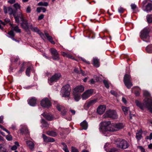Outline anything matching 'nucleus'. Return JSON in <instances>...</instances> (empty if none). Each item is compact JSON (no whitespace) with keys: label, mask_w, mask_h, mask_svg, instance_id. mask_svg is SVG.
I'll return each mask as SVG.
<instances>
[{"label":"nucleus","mask_w":152,"mask_h":152,"mask_svg":"<svg viewBox=\"0 0 152 152\" xmlns=\"http://www.w3.org/2000/svg\"><path fill=\"white\" fill-rule=\"evenodd\" d=\"M146 138L151 140L152 139V132L151 133L149 136H147Z\"/></svg>","instance_id":"49"},{"label":"nucleus","mask_w":152,"mask_h":152,"mask_svg":"<svg viewBox=\"0 0 152 152\" xmlns=\"http://www.w3.org/2000/svg\"><path fill=\"white\" fill-rule=\"evenodd\" d=\"M41 105L43 107L48 108L51 106V104L47 98H45L41 101Z\"/></svg>","instance_id":"10"},{"label":"nucleus","mask_w":152,"mask_h":152,"mask_svg":"<svg viewBox=\"0 0 152 152\" xmlns=\"http://www.w3.org/2000/svg\"><path fill=\"white\" fill-rule=\"evenodd\" d=\"M104 116L105 118H110L113 119H117L118 117L116 111L113 110L107 111Z\"/></svg>","instance_id":"5"},{"label":"nucleus","mask_w":152,"mask_h":152,"mask_svg":"<svg viewBox=\"0 0 152 152\" xmlns=\"http://www.w3.org/2000/svg\"><path fill=\"white\" fill-rule=\"evenodd\" d=\"M17 147L16 145H14L11 148V149L12 150L14 151L17 149Z\"/></svg>","instance_id":"56"},{"label":"nucleus","mask_w":152,"mask_h":152,"mask_svg":"<svg viewBox=\"0 0 152 152\" xmlns=\"http://www.w3.org/2000/svg\"><path fill=\"white\" fill-rule=\"evenodd\" d=\"M146 19L149 23H152V15H147L146 16Z\"/></svg>","instance_id":"33"},{"label":"nucleus","mask_w":152,"mask_h":152,"mask_svg":"<svg viewBox=\"0 0 152 152\" xmlns=\"http://www.w3.org/2000/svg\"><path fill=\"white\" fill-rule=\"evenodd\" d=\"M123 124L119 123L111 124L110 121H104L100 123L99 128V131L105 134L108 131H117L124 128Z\"/></svg>","instance_id":"1"},{"label":"nucleus","mask_w":152,"mask_h":152,"mask_svg":"<svg viewBox=\"0 0 152 152\" xmlns=\"http://www.w3.org/2000/svg\"><path fill=\"white\" fill-rule=\"evenodd\" d=\"M129 108V107L124 106H122V110L124 112L125 115H126L127 114Z\"/></svg>","instance_id":"34"},{"label":"nucleus","mask_w":152,"mask_h":152,"mask_svg":"<svg viewBox=\"0 0 152 152\" xmlns=\"http://www.w3.org/2000/svg\"><path fill=\"white\" fill-rule=\"evenodd\" d=\"M135 88H136L137 90V91H135V94L136 96H139L140 95V91L139 90L140 89L139 88V87L137 86L134 87L132 89V92L134 91V89Z\"/></svg>","instance_id":"32"},{"label":"nucleus","mask_w":152,"mask_h":152,"mask_svg":"<svg viewBox=\"0 0 152 152\" xmlns=\"http://www.w3.org/2000/svg\"><path fill=\"white\" fill-rule=\"evenodd\" d=\"M6 139L9 141L11 140H12V137L10 135H8L6 136Z\"/></svg>","instance_id":"45"},{"label":"nucleus","mask_w":152,"mask_h":152,"mask_svg":"<svg viewBox=\"0 0 152 152\" xmlns=\"http://www.w3.org/2000/svg\"><path fill=\"white\" fill-rule=\"evenodd\" d=\"M63 147V149L65 151V152H69L67 147V145L64 142H62L61 143Z\"/></svg>","instance_id":"35"},{"label":"nucleus","mask_w":152,"mask_h":152,"mask_svg":"<svg viewBox=\"0 0 152 152\" xmlns=\"http://www.w3.org/2000/svg\"><path fill=\"white\" fill-rule=\"evenodd\" d=\"M71 89L69 85L67 84L63 86L61 90L62 96L64 97H68L69 96Z\"/></svg>","instance_id":"4"},{"label":"nucleus","mask_w":152,"mask_h":152,"mask_svg":"<svg viewBox=\"0 0 152 152\" xmlns=\"http://www.w3.org/2000/svg\"><path fill=\"white\" fill-rule=\"evenodd\" d=\"M124 82L125 85L128 89L130 88L133 85L131 82V77L129 75L125 74L124 78Z\"/></svg>","instance_id":"7"},{"label":"nucleus","mask_w":152,"mask_h":152,"mask_svg":"<svg viewBox=\"0 0 152 152\" xmlns=\"http://www.w3.org/2000/svg\"><path fill=\"white\" fill-rule=\"evenodd\" d=\"M45 35L48 39L52 44H54L55 42L53 40V38L52 37L49 35L48 34L47 32H45Z\"/></svg>","instance_id":"25"},{"label":"nucleus","mask_w":152,"mask_h":152,"mask_svg":"<svg viewBox=\"0 0 152 152\" xmlns=\"http://www.w3.org/2000/svg\"><path fill=\"white\" fill-rule=\"evenodd\" d=\"M93 64L95 67H98L99 66V60L96 57H94L93 58Z\"/></svg>","instance_id":"21"},{"label":"nucleus","mask_w":152,"mask_h":152,"mask_svg":"<svg viewBox=\"0 0 152 152\" xmlns=\"http://www.w3.org/2000/svg\"><path fill=\"white\" fill-rule=\"evenodd\" d=\"M110 93L112 94L115 96H117V93L114 91H110Z\"/></svg>","instance_id":"52"},{"label":"nucleus","mask_w":152,"mask_h":152,"mask_svg":"<svg viewBox=\"0 0 152 152\" xmlns=\"http://www.w3.org/2000/svg\"><path fill=\"white\" fill-rule=\"evenodd\" d=\"M142 137L141 133L139 132L136 133V138L138 140H140Z\"/></svg>","instance_id":"41"},{"label":"nucleus","mask_w":152,"mask_h":152,"mask_svg":"<svg viewBox=\"0 0 152 152\" xmlns=\"http://www.w3.org/2000/svg\"><path fill=\"white\" fill-rule=\"evenodd\" d=\"M131 7L132 9L133 10H135V9L137 8L136 5L135 4H132L131 5Z\"/></svg>","instance_id":"47"},{"label":"nucleus","mask_w":152,"mask_h":152,"mask_svg":"<svg viewBox=\"0 0 152 152\" xmlns=\"http://www.w3.org/2000/svg\"><path fill=\"white\" fill-rule=\"evenodd\" d=\"M106 106L104 105L99 106L97 109V113L100 115L102 114L106 110Z\"/></svg>","instance_id":"14"},{"label":"nucleus","mask_w":152,"mask_h":152,"mask_svg":"<svg viewBox=\"0 0 152 152\" xmlns=\"http://www.w3.org/2000/svg\"><path fill=\"white\" fill-rule=\"evenodd\" d=\"M80 126L83 129L86 130L88 127V123L85 120H84L80 123Z\"/></svg>","instance_id":"26"},{"label":"nucleus","mask_w":152,"mask_h":152,"mask_svg":"<svg viewBox=\"0 0 152 152\" xmlns=\"http://www.w3.org/2000/svg\"><path fill=\"white\" fill-rule=\"evenodd\" d=\"M97 101V99H95L90 101L87 103H86L84 105L85 108L86 109L90 107L95 104Z\"/></svg>","instance_id":"15"},{"label":"nucleus","mask_w":152,"mask_h":152,"mask_svg":"<svg viewBox=\"0 0 152 152\" xmlns=\"http://www.w3.org/2000/svg\"><path fill=\"white\" fill-rule=\"evenodd\" d=\"M38 6H47L48 5V4L47 2H40L38 4Z\"/></svg>","instance_id":"37"},{"label":"nucleus","mask_w":152,"mask_h":152,"mask_svg":"<svg viewBox=\"0 0 152 152\" xmlns=\"http://www.w3.org/2000/svg\"><path fill=\"white\" fill-rule=\"evenodd\" d=\"M44 16V15L43 14H41L39 16L38 19L39 20H41L43 18Z\"/></svg>","instance_id":"54"},{"label":"nucleus","mask_w":152,"mask_h":152,"mask_svg":"<svg viewBox=\"0 0 152 152\" xmlns=\"http://www.w3.org/2000/svg\"><path fill=\"white\" fill-rule=\"evenodd\" d=\"M13 6L16 10L20 9V5L18 3L14 4Z\"/></svg>","instance_id":"39"},{"label":"nucleus","mask_w":152,"mask_h":152,"mask_svg":"<svg viewBox=\"0 0 152 152\" xmlns=\"http://www.w3.org/2000/svg\"><path fill=\"white\" fill-rule=\"evenodd\" d=\"M3 8V10L4 13L5 14H6L8 12V9H7V7L5 6H4Z\"/></svg>","instance_id":"50"},{"label":"nucleus","mask_w":152,"mask_h":152,"mask_svg":"<svg viewBox=\"0 0 152 152\" xmlns=\"http://www.w3.org/2000/svg\"><path fill=\"white\" fill-rule=\"evenodd\" d=\"M42 10L41 7H38L37 9V11L39 13L40 12L41 10Z\"/></svg>","instance_id":"63"},{"label":"nucleus","mask_w":152,"mask_h":152,"mask_svg":"<svg viewBox=\"0 0 152 152\" xmlns=\"http://www.w3.org/2000/svg\"><path fill=\"white\" fill-rule=\"evenodd\" d=\"M14 17L16 22L17 23H19L20 21H22L25 19L23 15L21 12L19 13L17 15H15Z\"/></svg>","instance_id":"12"},{"label":"nucleus","mask_w":152,"mask_h":152,"mask_svg":"<svg viewBox=\"0 0 152 152\" xmlns=\"http://www.w3.org/2000/svg\"><path fill=\"white\" fill-rule=\"evenodd\" d=\"M20 132L23 134H29V132L27 128V126H23L22 128L20 129Z\"/></svg>","instance_id":"22"},{"label":"nucleus","mask_w":152,"mask_h":152,"mask_svg":"<svg viewBox=\"0 0 152 152\" xmlns=\"http://www.w3.org/2000/svg\"><path fill=\"white\" fill-rule=\"evenodd\" d=\"M93 91L92 89L88 90L86 91L82 95V98L83 100H86L91 95Z\"/></svg>","instance_id":"9"},{"label":"nucleus","mask_w":152,"mask_h":152,"mask_svg":"<svg viewBox=\"0 0 152 152\" xmlns=\"http://www.w3.org/2000/svg\"><path fill=\"white\" fill-rule=\"evenodd\" d=\"M28 104L31 106H34L36 104L37 99L34 97H32L28 99Z\"/></svg>","instance_id":"18"},{"label":"nucleus","mask_w":152,"mask_h":152,"mask_svg":"<svg viewBox=\"0 0 152 152\" xmlns=\"http://www.w3.org/2000/svg\"><path fill=\"white\" fill-rule=\"evenodd\" d=\"M72 152H78V151L77 149L73 147L72 148Z\"/></svg>","instance_id":"59"},{"label":"nucleus","mask_w":152,"mask_h":152,"mask_svg":"<svg viewBox=\"0 0 152 152\" xmlns=\"http://www.w3.org/2000/svg\"><path fill=\"white\" fill-rule=\"evenodd\" d=\"M15 0H9L8 2L11 4H12L15 2Z\"/></svg>","instance_id":"57"},{"label":"nucleus","mask_w":152,"mask_h":152,"mask_svg":"<svg viewBox=\"0 0 152 152\" xmlns=\"http://www.w3.org/2000/svg\"><path fill=\"white\" fill-rule=\"evenodd\" d=\"M146 49L148 53H152V45L148 46L146 47Z\"/></svg>","instance_id":"36"},{"label":"nucleus","mask_w":152,"mask_h":152,"mask_svg":"<svg viewBox=\"0 0 152 152\" xmlns=\"http://www.w3.org/2000/svg\"><path fill=\"white\" fill-rule=\"evenodd\" d=\"M22 21V23L21 24V26L26 30H28L29 29V25L27 20L25 19Z\"/></svg>","instance_id":"17"},{"label":"nucleus","mask_w":152,"mask_h":152,"mask_svg":"<svg viewBox=\"0 0 152 152\" xmlns=\"http://www.w3.org/2000/svg\"><path fill=\"white\" fill-rule=\"evenodd\" d=\"M26 63H23V64L21 65V66L19 70V73H21L24 71L25 69L24 66H25Z\"/></svg>","instance_id":"38"},{"label":"nucleus","mask_w":152,"mask_h":152,"mask_svg":"<svg viewBox=\"0 0 152 152\" xmlns=\"http://www.w3.org/2000/svg\"><path fill=\"white\" fill-rule=\"evenodd\" d=\"M32 31L34 32H37V33H38L39 32H40V31L38 28H37L36 27H34L32 30Z\"/></svg>","instance_id":"46"},{"label":"nucleus","mask_w":152,"mask_h":152,"mask_svg":"<svg viewBox=\"0 0 152 152\" xmlns=\"http://www.w3.org/2000/svg\"><path fill=\"white\" fill-rule=\"evenodd\" d=\"M66 57L72 59H74V58L72 55H70L68 53V54Z\"/></svg>","instance_id":"55"},{"label":"nucleus","mask_w":152,"mask_h":152,"mask_svg":"<svg viewBox=\"0 0 152 152\" xmlns=\"http://www.w3.org/2000/svg\"><path fill=\"white\" fill-rule=\"evenodd\" d=\"M117 151V149L113 148L110 150L109 152H116Z\"/></svg>","instance_id":"53"},{"label":"nucleus","mask_w":152,"mask_h":152,"mask_svg":"<svg viewBox=\"0 0 152 152\" xmlns=\"http://www.w3.org/2000/svg\"><path fill=\"white\" fill-rule=\"evenodd\" d=\"M31 12V8L29 6H28L26 9V12L28 13H29Z\"/></svg>","instance_id":"48"},{"label":"nucleus","mask_w":152,"mask_h":152,"mask_svg":"<svg viewBox=\"0 0 152 152\" xmlns=\"http://www.w3.org/2000/svg\"><path fill=\"white\" fill-rule=\"evenodd\" d=\"M61 76V75L60 73L55 74L50 78L49 81V83H51L53 82H56L59 79ZM50 84L51 85V84Z\"/></svg>","instance_id":"11"},{"label":"nucleus","mask_w":152,"mask_h":152,"mask_svg":"<svg viewBox=\"0 0 152 152\" xmlns=\"http://www.w3.org/2000/svg\"><path fill=\"white\" fill-rule=\"evenodd\" d=\"M47 134L50 136L55 137L56 136L57 134L56 132L53 131H51L47 132Z\"/></svg>","instance_id":"29"},{"label":"nucleus","mask_w":152,"mask_h":152,"mask_svg":"<svg viewBox=\"0 0 152 152\" xmlns=\"http://www.w3.org/2000/svg\"><path fill=\"white\" fill-rule=\"evenodd\" d=\"M38 33L39 34L40 36L42 38V39H43V38L44 37V34L42 33L41 31L40 32H39Z\"/></svg>","instance_id":"60"},{"label":"nucleus","mask_w":152,"mask_h":152,"mask_svg":"<svg viewBox=\"0 0 152 152\" xmlns=\"http://www.w3.org/2000/svg\"><path fill=\"white\" fill-rule=\"evenodd\" d=\"M81 58V60L82 61H83V62H86L88 64H90V62L88 61H87L85 59H84L83 58Z\"/></svg>","instance_id":"58"},{"label":"nucleus","mask_w":152,"mask_h":152,"mask_svg":"<svg viewBox=\"0 0 152 152\" xmlns=\"http://www.w3.org/2000/svg\"><path fill=\"white\" fill-rule=\"evenodd\" d=\"M0 29H3V28L2 27V26H1V23L2 25H3L4 26H5L6 25V24H5V23H4V22H2L1 20H0Z\"/></svg>","instance_id":"51"},{"label":"nucleus","mask_w":152,"mask_h":152,"mask_svg":"<svg viewBox=\"0 0 152 152\" xmlns=\"http://www.w3.org/2000/svg\"><path fill=\"white\" fill-rule=\"evenodd\" d=\"M41 123L42 124L41 127H48L49 124L44 119H42Z\"/></svg>","instance_id":"27"},{"label":"nucleus","mask_w":152,"mask_h":152,"mask_svg":"<svg viewBox=\"0 0 152 152\" xmlns=\"http://www.w3.org/2000/svg\"><path fill=\"white\" fill-rule=\"evenodd\" d=\"M27 145L31 149H33L34 147V144L33 142L30 141H28L26 142Z\"/></svg>","instance_id":"28"},{"label":"nucleus","mask_w":152,"mask_h":152,"mask_svg":"<svg viewBox=\"0 0 152 152\" xmlns=\"http://www.w3.org/2000/svg\"><path fill=\"white\" fill-rule=\"evenodd\" d=\"M75 100L76 102L78 101L80 99V94L76 93H73Z\"/></svg>","instance_id":"30"},{"label":"nucleus","mask_w":152,"mask_h":152,"mask_svg":"<svg viewBox=\"0 0 152 152\" xmlns=\"http://www.w3.org/2000/svg\"><path fill=\"white\" fill-rule=\"evenodd\" d=\"M68 53L63 52L62 53V55L64 57H66L68 55Z\"/></svg>","instance_id":"62"},{"label":"nucleus","mask_w":152,"mask_h":152,"mask_svg":"<svg viewBox=\"0 0 152 152\" xmlns=\"http://www.w3.org/2000/svg\"><path fill=\"white\" fill-rule=\"evenodd\" d=\"M118 11L120 13H122L124 11V9L123 7H120L118 8Z\"/></svg>","instance_id":"44"},{"label":"nucleus","mask_w":152,"mask_h":152,"mask_svg":"<svg viewBox=\"0 0 152 152\" xmlns=\"http://www.w3.org/2000/svg\"><path fill=\"white\" fill-rule=\"evenodd\" d=\"M103 83L105 85V86L107 88H108L109 86V84L107 80H103Z\"/></svg>","instance_id":"42"},{"label":"nucleus","mask_w":152,"mask_h":152,"mask_svg":"<svg viewBox=\"0 0 152 152\" xmlns=\"http://www.w3.org/2000/svg\"><path fill=\"white\" fill-rule=\"evenodd\" d=\"M42 115L48 120L51 121L53 119V117L51 115L46 114L45 113L42 114Z\"/></svg>","instance_id":"23"},{"label":"nucleus","mask_w":152,"mask_h":152,"mask_svg":"<svg viewBox=\"0 0 152 152\" xmlns=\"http://www.w3.org/2000/svg\"><path fill=\"white\" fill-rule=\"evenodd\" d=\"M149 30L147 28H145L140 32V38L143 41L146 42L149 41L150 36L149 34Z\"/></svg>","instance_id":"3"},{"label":"nucleus","mask_w":152,"mask_h":152,"mask_svg":"<svg viewBox=\"0 0 152 152\" xmlns=\"http://www.w3.org/2000/svg\"><path fill=\"white\" fill-rule=\"evenodd\" d=\"M117 147L121 149H125L129 147V144L127 142L123 139L120 140L117 142Z\"/></svg>","instance_id":"6"},{"label":"nucleus","mask_w":152,"mask_h":152,"mask_svg":"<svg viewBox=\"0 0 152 152\" xmlns=\"http://www.w3.org/2000/svg\"><path fill=\"white\" fill-rule=\"evenodd\" d=\"M52 55V58L56 61H58L59 59V54L57 50L55 48H51L49 49Z\"/></svg>","instance_id":"8"},{"label":"nucleus","mask_w":152,"mask_h":152,"mask_svg":"<svg viewBox=\"0 0 152 152\" xmlns=\"http://www.w3.org/2000/svg\"><path fill=\"white\" fill-rule=\"evenodd\" d=\"M8 34L10 36V37L11 38L13 37L15 35L13 31L12 30Z\"/></svg>","instance_id":"43"},{"label":"nucleus","mask_w":152,"mask_h":152,"mask_svg":"<svg viewBox=\"0 0 152 152\" xmlns=\"http://www.w3.org/2000/svg\"><path fill=\"white\" fill-rule=\"evenodd\" d=\"M10 25L12 27L11 30L13 31H15L16 32L20 33L21 32V30L19 28V27L17 26H12V24H10Z\"/></svg>","instance_id":"24"},{"label":"nucleus","mask_w":152,"mask_h":152,"mask_svg":"<svg viewBox=\"0 0 152 152\" xmlns=\"http://www.w3.org/2000/svg\"><path fill=\"white\" fill-rule=\"evenodd\" d=\"M84 90V87L82 85L78 86L76 87L73 91V93H80L83 92Z\"/></svg>","instance_id":"13"},{"label":"nucleus","mask_w":152,"mask_h":152,"mask_svg":"<svg viewBox=\"0 0 152 152\" xmlns=\"http://www.w3.org/2000/svg\"><path fill=\"white\" fill-rule=\"evenodd\" d=\"M31 69V68L30 66L28 67L26 69V75L28 76H30Z\"/></svg>","instance_id":"40"},{"label":"nucleus","mask_w":152,"mask_h":152,"mask_svg":"<svg viewBox=\"0 0 152 152\" xmlns=\"http://www.w3.org/2000/svg\"><path fill=\"white\" fill-rule=\"evenodd\" d=\"M19 61V59L18 57H17L16 58L14 59V60L13 61L15 63H16Z\"/></svg>","instance_id":"61"},{"label":"nucleus","mask_w":152,"mask_h":152,"mask_svg":"<svg viewBox=\"0 0 152 152\" xmlns=\"http://www.w3.org/2000/svg\"><path fill=\"white\" fill-rule=\"evenodd\" d=\"M122 101L124 103L126 104V100L125 98L124 97L122 98Z\"/></svg>","instance_id":"64"},{"label":"nucleus","mask_w":152,"mask_h":152,"mask_svg":"<svg viewBox=\"0 0 152 152\" xmlns=\"http://www.w3.org/2000/svg\"><path fill=\"white\" fill-rule=\"evenodd\" d=\"M56 107L58 110L61 111V114L62 115H64L66 114V109L65 107L58 104L57 105Z\"/></svg>","instance_id":"16"},{"label":"nucleus","mask_w":152,"mask_h":152,"mask_svg":"<svg viewBox=\"0 0 152 152\" xmlns=\"http://www.w3.org/2000/svg\"><path fill=\"white\" fill-rule=\"evenodd\" d=\"M152 10V2L148 3V4L145 7L144 11L148 12Z\"/></svg>","instance_id":"20"},{"label":"nucleus","mask_w":152,"mask_h":152,"mask_svg":"<svg viewBox=\"0 0 152 152\" xmlns=\"http://www.w3.org/2000/svg\"><path fill=\"white\" fill-rule=\"evenodd\" d=\"M42 137L44 142H53L54 141V140L53 138L48 137L44 134H42Z\"/></svg>","instance_id":"19"},{"label":"nucleus","mask_w":152,"mask_h":152,"mask_svg":"<svg viewBox=\"0 0 152 152\" xmlns=\"http://www.w3.org/2000/svg\"><path fill=\"white\" fill-rule=\"evenodd\" d=\"M144 96L145 98L143 100V102L141 103L138 100H136L135 102L136 105L142 110L147 108L150 112L152 113V99L150 93L147 91H143Z\"/></svg>","instance_id":"2"},{"label":"nucleus","mask_w":152,"mask_h":152,"mask_svg":"<svg viewBox=\"0 0 152 152\" xmlns=\"http://www.w3.org/2000/svg\"><path fill=\"white\" fill-rule=\"evenodd\" d=\"M8 13L10 15L13 14L14 16L16 13V11L13 10L12 8L9 7L8 8Z\"/></svg>","instance_id":"31"}]
</instances>
